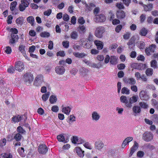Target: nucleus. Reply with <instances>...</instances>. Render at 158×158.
Returning <instances> with one entry per match:
<instances>
[{
	"mask_svg": "<svg viewBox=\"0 0 158 158\" xmlns=\"http://www.w3.org/2000/svg\"><path fill=\"white\" fill-rule=\"evenodd\" d=\"M23 118L22 117H20V115H18L17 116H14L12 118V121L15 122H17L20 121V118Z\"/></svg>",
	"mask_w": 158,
	"mask_h": 158,
	"instance_id": "nucleus-41",
	"label": "nucleus"
},
{
	"mask_svg": "<svg viewBox=\"0 0 158 158\" xmlns=\"http://www.w3.org/2000/svg\"><path fill=\"white\" fill-rule=\"evenodd\" d=\"M117 17L119 19H124L125 16V14L123 11L119 10L117 12Z\"/></svg>",
	"mask_w": 158,
	"mask_h": 158,
	"instance_id": "nucleus-18",
	"label": "nucleus"
},
{
	"mask_svg": "<svg viewBox=\"0 0 158 158\" xmlns=\"http://www.w3.org/2000/svg\"><path fill=\"white\" fill-rule=\"evenodd\" d=\"M74 152H76L77 155L80 157H83L84 156V151H82L81 149L79 147H76L74 149Z\"/></svg>",
	"mask_w": 158,
	"mask_h": 158,
	"instance_id": "nucleus-17",
	"label": "nucleus"
},
{
	"mask_svg": "<svg viewBox=\"0 0 158 158\" xmlns=\"http://www.w3.org/2000/svg\"><path fill=\"white\" fill-rule=\"evenodd\" d=\"M23 79L26 84L29 85L33 80V75L30 73H27L24 75Z\"/></svg>",
	"mask_w": 158,
	"mask_h": 158,
	"instance_id": "nucleus-1",
	"label": "nucleus"
},
{
	"mask_svg": "<svg viewBox=\"0 0 158 158\" xmlns=\"http://www.w3.org/2000/svg\"><path fill=\"white\" fill-rule=\"evenodd\" d=\"M19 51L23 54V56L25 57L26 56V54L24 50V47L23 45H20L19 46Z\"/></svg>",
	"mask_w": 158,
	"mask_h": 158,
	"instance_id": "nucleus-37",
	"label": "nucleus"
},
{
	"mask_svg": "<svg viewBox=\"0 0 158 158\" xmlns=\"http://www.w3.org/2000/svg\"><path fill=\"white\" fill-rule=\"evenodd\" d=\"M21 3L19 4V9L20 11H23L26 7H28L29 3L27 0H21Z\"/></svg>",
	"mask_w": 158,
	"mask_h": 158,
	"instance_id": "nucleus-5",
	"label": "nucleus"
},
{
	"mask_svg": "<svg viewBox=\"0 0 158 158\" xmlns=\"http://www.w3.org/2000/svg\"><path fill=\"white\" fill-rule=\"evenodd\" d=\"M52 110L54 112H57L59 110V108L57 106H54L52 107Z\"/></svg>",
	"mask_w": 158,
	"mask_h": 158,
	"instance_id": "nucleus-55",
	"label": "nucleus"
},
{
	"mask_svg": "<svg viewBox=\"0 0 158 158\" xmlns=\"http://www.w3.org/2000/svg\"><path fill=\"white\" fill-rule=\"evenodd\" d=\"M105 31V29L102 27H98L95 32V35L97 37L101 38L102 37L103 34Z\"/></svg>",
	"mask_w": 158,
	"mask_h": 158,
	"instance_id": "nucleus-2",
	"label": "nucleus"
},
{
	"mask_svg": "<svg viewBox=\"0 0 158 158\" xmlns=\"http://www.w3.org/2000/svg\"><path fill=\"white\" fill-rule=\"evenodd\" d=\"M104 146V144L101 140H98L95 142L94 148L96 150L101 151Z\"/></svg>",
	"mask_w": 158,
	"mask_h": 158,
	"instance_id": "nucleus-10",
	"label": "nucleus"
},
{
	"mask_svg": "<svg viewBox=\"0 0 158 158\" xmlns=\"http://www.w3.org/2000/svg\"><path fill=\"white\" fill-rule=\"evenodd\" d=\"M20 117H22L23 118H21L20 119V121L22 122H25L27 119V117L26 115L24 114L23 115H20Z\"/></svg>",
	"mask_w": 158,
	"mask_h": 158,
	"instance_id": "nucleus-58",
	"label": "nucleus"
},
{
	"mask_svg": "<svg viewBox=\"0 0 158 158\" xmlns=\"http://www.w3.org/2000/svg\"><path fill=\"white\" fill-rule=\"evenodd\" d=\"M14 139L17 141H19L21 139L22 136V135L19 133H14Z\"/></svg>",
	"mask_w": 158,
	"mask_h": 158,
	"instance_id": "nucleus-26",
	"label": "nucleus"
},
{
	"mask_svg": "<svg viewBox=\"0 0 158 158\" xmlns=\"http://www.w3.org/2000/svg\"><path fill=\"white\" fill-rule=\"evenodd\" d=\"M50 95V93L49 92H48L47 93L43 94L42 95V98L43 100L45 102L48 99Z\"/></svg>",
	"mask_w": 158,
	"mask_h": 158,
	"instance_id": "nucleus-34",
	"label": "nucleus"
},
{
	"mask_svg": "<svg viewBox=\"0 0 158 158\" xmlns=\"http://www.w3.org/2000/svg\"><path fill=\"white\" fill-rule=\"evenodd\" d=\"M96 58L98 60L102 61L104 60V57L102 55H98L97 56Z\"/></svg>",
	"mask_w": 158,
	"mask_h": 158,
	"instance_id": "nucleus-56",
	"label": "nucleus"
},
{
	"mask_svg": "<svg viewBox=\"0 0 158 158\" xmlns=\"http://www.w3.org/2000/svg\"><path fill=\"white\" fill-rule=\"evenodd\" d=\"M156 46L155 44H152L151 46L146 48L145 52L148 55H151L154 52Z\"/></svg>",
	"mask_w": 158,
	"mask_h": 158,
	"instance_id": "nucleus-12",
	"label": "nucleus"
},
{
	"mask_svg": "<svg viewBox=\"0 0 158 158\" xmlns=\"http://www.w3.org/2000/svg\"><path fill=\"white\" fill-rule=\"evenodd\" d=\"M27 22L31 24V25L33 26L35 22L34 19L32 16H29L27 18Z\"/></svg>",
	"mask_w": 158,
	"mask_h": 158,
	"instance_id": "nucleus-28",
	"label": "nucleus"
},
{
	"mask_svg": "<svg viewBox=\"0 0 158 158\" xmlns=\"http://www.w3.org/2000/svg\"><path fill=\"white\" fill-rule=\"evenodd\" d=\"M78 28L79 29V32L81 34H83L85 32V27L84 25H80Z\"/></svg>",
	"mask_w": 158,
	"mask_h": 158,
	"instance_id": "nucleus-31",
	"label": "nucleus"
},
{
	"mask_svg": "<svg viewBox=\"0 0 158 158\" xmlns=\"http://www.w3.org/2000/svg\"><path fill=\"white\" fill-rule=\"evenodd\" d=\"M84 146L86 148L89 149H91L92 148V147L91 144L88 142L85 143L83 144Z\"/></svg>",
	"mask_w": 158,
	"mask_h": 158,
	"instance_id": "nucleus-48",
	"label": "nucleus"
},
{
	"mask_svg": "<svg viewBox=\"0 0 158 158\" xmlns=\"http://www.w3.org/2000/svg\"><path fill=\"white\" fill-rule=\"evenodd\" d=\"M78 138L77 136H73L71 139L72 142L73 143H77L78 141Z\"/></svg>",
	"mask_w": 158,
	"mask_h": 158,
	"instance_id": "nucleus-51",
	"label": "nucleus"
},
{
	"mask_svg": "<svg viewBox=\"0 0 158 158\" xmlns=\"http://www.w3.org/2000/svg\"><path fill=\"white\" fill-rule=\"evenodd\" d=\"M12 156L10 154H4L2 156V158H12Z\"/></svg>",
	"mask_w": 158,
	"mask_h": 158,
	"instance_id": "nucleus-64",
	"label": "nucleus"
},
{
	"mask_svg": "<svg viewBox=\"0 0 158 158\" xmlns=\"http://www.w3.org/2000/svg\"><path fill=\"white\" fill-rule=\"evenodd\" d=\"M131 89L132 91L135 92H136L138 90L137 86L135 85H131Z\"/></svg>",
	"mask_w": 158,
	"mask_h": 158,
	"instance_id": "nucleus-62",
	"label": "nucleus"
},
{
	"mask_svg": "<svg viewBox=\"0 0 158 158\" xmlns=\"http://www.w3.org/2000/svg\"><path fill=\"white\" fill-rule=\"evenodd\" d=\"M23 22V17H19L16 20V22L17 24H22Z\"/></svg>",
	"mask_w": 158,
	"mask_h": 158,
	"instance_id": "nucleus-45",
	"label": "nucleus"
},
{
	"mask_svg": "<svg viewBox=\"0 0 158 158\" xmlns=\"http://www.w3.org/2000/svg\"><path fill=\"white\" fill-rule=\"evenodd\" d=\"M139 97L141 100L146 101L148 100L149 98L147 92L144 90H141L139 93Z\"/></svg>",
	"mask_w": 158,
	"mask_h": 158,
	"instance_id": "nucleus-8",
	"label": "nucleus"
},
{
	"mask_svg": "<svg viewBox=\"0 0 158 158\" xmlns=\"http://www.w3.org/2000/svg\"><path fill=\"white\" fill-rule=\"evenodd\" d=\"M11 49L10 47L7 46L6 47V49L5 51V52L7 54H9L11 52Z\"/></svg>",
	"mask_w": 158,
	"mask_h": 158,
	"instance_id": "nucleus-59",
	"label": "nucleus"
},
{
	"mask_svg": "<svg viewBox=\"0 0 158 158\" xmlns=\"http://www.w3.org/2000/svg\"><path fill=\"white\" fill-rule=\"evenodd\" d=\"M38 151L40 153L44 154L48 151L47 148L44 144L41 145L39 146Z\"/></svg>",
	"mask_w": 158,
	"mask_h": 158,
	"instance_id": "nucleus-13",
	"label": "nucleus"
},
{
	"mask_svg": "<svg viewBox=\"0 0 158 158\" xmlns=\"http://www.w3.org/2000/svg\"><path fill=\"white\" fill-rule=\"evenodd\" d=\"M129 48L131 49H133L135 46L134 41L130 40L127 43Z\"/></svg>",
	"mask_w": 158,
	"mask_h": 158,
	"instance_id": "nucleus-36",
	"label": "nucleus"
},
{
	"mask_svg": "<svg viewBox=\"0 0 158 158\" xmlns=\"http://www.w3.org/2000/svg\"><path fill=\"white\" fill-rule=\"evenodd\" d=\"M116 6L119 9H124V6L122 3H117L116 4Z\"/></svg>",
	"mask_w": 158,
	"mask_h": 158,
	"instance_id": "nucleus-61",
	"label": "nucleus"
},
{
	"mask_svg": "<svg viewBox=\"0 0 158 158\" xmlns=\"http://www.w3.org/2000/svg\"><path fill=\"white\" fill-rule=\"evenodd\" d=\"M17 131L18 133L22 134H24L26 132L20 126H19L17 127Z\"/></svg>",
	"mask_w": 158,
	"mask_h": 158,
	"instance_id": "nucleus-39",
	"label": "nucleus"
},
{
	"mask_svg": "<svg viewBox=\"0 0 158 158\" xmlns=\"http://www.w3.org/2000/svg\"><path fill=\"white\" fill-rule=\"evenodd\" d=\"M13 18V17L11 15H9L8 16L7 19V22L8 24H10L12 23V20Z\"/></svg>",
	"mask_w": 158,
	"mask_h": 158,
	"instance_id": "nucleus-53",
	"label": "nucleus"
},
{
	"mask_svg": "<svg viewBox=\"0 0 158 158\" xmlns=\"http://www.w3.org/2000/svg\"><path fill=\"white\" fill-rule=\"evenodd\" d=\"M57 139L60 142H64L65 139L64 136L62 135H60L57 136Z\"/></svg>",
	"mask_w": 158,
	"mask_h": 158,
	"instance_id": "nucleus-49",
	"label": "nucleus"
},
{
	"mask_svg": "<svg viewBox=\"0 0 158 158\" xmlns=\"http://www.w3.org/2000/svg\"><path fill=\"white\" fill-rule=\"evenodd\" d=\"M62 45L65 48H67L69 46V42L68 41H63Z\"/></svg>",
	"mask_w": 158,
	"mask_h": 158,
	"instance_id": "nucleus-52",
	"label": "nucleus"
},
{
	"mask_svg": "<svg viewBox=\"0 0 158 158\" xmlns=\"http://www.w3.org/2000/svg\"><path fill=\"white\" fill-rule=\"evenodd\" d=\"M71 37L73 39H76L78 36V34L77 32L76 31H73L72 32L71 35Z\"/></svg>",
	"mask_w": 158,
	"mask_h": 158,
	"instance_id": "nucleus-43",
	"label": "nucleus"
},
{
	"mask_svg": "<svg viewBox=\"0 0 158 158\" xmlns=\"http://www.w3.org/2000/svg\"><path fill=\"white\" fill-rule=\"evenodd\" d=\"M11 39L10 40V42L11 44H13L18 41L19 37L17 35L11 34Z\"/></svg>",
	"mask_w": 158,
	"mask_h": 158,
	"instance_id": "nucleus-23",
	"label": "nucleus"
},
{
	"mask_svg": "<svg viewBox=\"0 0 158 158\" xmlns=\"http://www.w3.org/2000/svg\"><path fill=\"white\" fill-rule=\"evenodd\" d=\"M138 98L139 97L137 95H134L131 97L129 99V103L127 104L128 107L131 108L132 106V104L136 102Z\"/></svg>",
	"mask_w": 158,
	"mask_h": 158,
	"instance_id": "nucleus-9",
	"label": "nucleus"
},
{
	"mask_svg": "<svg viewBox=\"0 0 158 158\" xmlns=\"http://www.w3.org/2000/svg\"><path fill=\"white\" fill-rule=\"evenodd\" d=\"M40 36L44 38L48 37L50 36V34L48 32L44 31L41 33Z\"/></svg>",
	"mask_w": 158,
	"mask_h": 158,
	"instance_id": "nucleus-42",
	"label": "nucleus"
},
{
	"mask_svg": "<svg viewBox=\"0 0 158 158\" xmlns=\"http://www.w3.org/2000/svg\"><path fill=\"white\" fill-rule=\"evenodd\" d=\"M78 22L79 23L81 24V25L85 23V21L83 17H80L78 19Z\"/></svg>",
	"mask_w": 158,
	"mask_h": 158,
	"instance_id": "nucleus-60",
	"label": "nucleus"
},
{
	"mask_svg": "<svg viewBox=\"0 0 158 158\" xmlns=\"http://www.w3.org/2000/svg\"><path fill=\"white\" fill-rule=\"evenodd\" d=\"M137 156L139 157H143L144 155V153L143 151H139L137 152Z\"/></svg>",
	"mask_w": 158,
	"mask_h": 158,
	"instance_id": "nucleus-57",
	"label": "nucleus"
},
{
	"mask_svg": "<svg viewBox=\"0 0 158 158\" xmlns=\"http://www.w3.org/2000/svg\"><path fill=\"white\" fill-rule=\"evenodd\" d=\"M57 101V98L55 96L51 95L49 98V101L51 103H54L56 102Z\"/></svg>",
	"mask_w": 158,
	"mask_h": 158,
	"instance_id": "nucleus-35",
	"label": "nucleus"
},
{
	"mask_svg": "<svg viewBox=\"0 0 158 158\" xmlns=\"http://www.w3.org/2000/svg\"><path fill=\"white\" fill-rule=\"evenodd\" d=\"M153 70L151 68L147 69L145 71L146 75L148 76H151L153 74Z\"/></svg>",
	"mask_w": 158,
	"mask_h": 158,
	"instance_id": "nucleus-29",
	"label": "nucleus"
},
{
	"mask_svg": "<svg viewBox=\"0 0 158 158\" xmlns=\"http://www.w3.org/2000/svg\"><path fill=\"white\" fill-rule=\"evenodd\" d=\"M121 93L123 94H130V90L127 88L124 87L122 89Z\"/></svg>",
	"mask_w": 158,
	"mask_h": 158,
	"instance_id": "nucleus-40",
	"label": "nucleus"
},
{
	"mask_svg": "<svg viewBox=\"0 0 158 158\" xmlns=\"http://www.w3.org/2000/svg\"><path fill=\"white\" fill-rule=\"evenodd\" d=\"M123 81L126 84L131 85H135L136 83V81L135 79L132 77H124Z\"/></svg>",
	"mask_w": 158,
	"mask_h": 158,
	"instance_id": "nucleus-7",
	"label": "nucleus"
},
{
	"mask_svg": "<svg viewBox=\"0 0 158 158\" xmlns=\"http://www.w3.org/2000/svg\"><path fill=\"white\" fill-rule=\"evenodd\" d=\"M18 152L19 154L22 157H24L25 156L24 154V149L23 148H19L18 149Z\"/></svg>",
	"mask_w": 158,
	"mask_h": 158,
	"instance_id": "nucleus-32",
	"label": "nucleus"
},
{
	"mask_svg": "<svg viewBox=\"0 0 158 158\" xmlns=\"http://www.w3.org/2000/svg\"><path fill=\"white\" fill-rule=\"evenodd\" d=\"M55 70L56 73L60 75H62L65 72V69L63 66H57L55 67Z\"/></svg>",
	"mask_w": 158,
	"mask_h": 158,
	"instance_id": "nucleus-16",
	"label": "nucleus"
},
{
	"mask_svg": "<svg viewBox=\"0 0 158 158\" xmlns=\"http://www.w3.org/2000/svg\"><path fill=\"white\" fill-rule=\"evenodd\" d=\"M43 81V77L42 75H37L34 81V85L36 86H40Z\"/></svg>",
	"mask_w": 158,
	"mask_h": 158,
	"instance_id": "nucleus-4",
	"label": "nucleus"
},
{
	"mask_svg": "<svg viewBox=\"0 0 158 158\" xmlns=\"http://www.w3.org/2000/svg\"><path fill=\"white\" fill-rule=\"evenodd\" d=\"M151 102L153 105L155 106L156 108L158 110V102L156 101V100L154 99H152Z\"/></svg>",
	"mask_w": 158,
	"mask_h": 158,
	"instance_id": "nucleus-50",
	"label": "nucleus"
},
{
	"mask_svg": "<svg viewBox=\"0 0 158 158\" xmlns=\"http://www.w3.org/2000/svg\"><path fill=\"white\" fill-rule=\"evenodd\" d=\"M140 107L143 109H146L148 107V105L146 103L143 102H141L139 104Z\"/></svg>",
	"mask_w": 158,
	"mask_h": 158,
	"instance_id": "nucleus-46",
	"label": "nucleus"
},
{
	"mask_svg": "<svg viewBox=\"0 0 158 158\" xmlns=\"http://www.w3.org/2000/svg\"><path fill=\"white\" fill-rule=\"evenodd\" d=\"M145 46V43L143 41H140L138 43L137 46L140 49H143L144 48Z\"/></svg>",
	"mask_w": 158,
	"mask_h": 158,
	"instance_id": "nucleus-33",
	"label": "nucleus"
},
{
	"mask_svg": "<svg viewBox=\"0 0 158 158\" xmlns=\"http://www.w3.org/2000/svg\"><path fill=\"white\" fill-rule=\"evenodd\" d=\"M118 58L114 56H111L110 57V63L113 65H116L118 63Z\"/></svg>",
	"mask_w": 158,
	"mask_h": 158,
	"instance_id": "nucleus-24",
	"label": "nucleus"
},
{
	"mask_svg": "<svg viewBox=\"0 0 158 158\" xmlns=\"http://www.w3.org/2000/svg\"><path fill=\"white\" fill-rule=\"evenodd\" d=\"M100 118V114L96 111L92 112L91 114L92 120L94 121L98 122Z\"/></svg>",
	"mask_w": 158,
	"mask_h": 158,
	"instance_id": "nucleus-14",
	"label": "nucleus"
},
{
	"mask_svg": "<svg viewBox=\"0 0 158 158\" xmlns=\"http://www.w3.org/2000/svg\"><path fill=\"white\" fill-rule=\"evenodd\" d=\"M120 102L125 104L126 106L128 107V103H129V101L127 99V97L125 96H122L120 98Z\"/></svg>",
	"mask_w": 158,
	"mask_h": 158,
	"instance_id": "nucleus-21",
	"label": "nucleus"
},
{
	"mask_svg": "<svg viewBox=\"0 0 158 158\" xmlns=\"http://www.w3.org/2000/svg\"><path fill=\"white\" fill-rule=\"evenodd\" d=\"M52 13V10L50 9H48L47 11H44V14L45 15L48 16H49Z\"/></svg>",
	"mask_w": 158,
	"mask_h": 158,
	"instance_id": "nucleus-63",
	"label": "nucleus"
},
{
	"mask_svg": "<svg viewBox=\"0 0 158 158\" xmlns=\"http://www.w3.org/2000/svg\"><path fill=\"white\" fill-rule=\"evenodd\" d=\"M94 20L96 22H103L105 20L106 18L104 15L101 14L95 16Z\"/></svg>",
	"mask_w": 158,
	"mask_h": 158,
	"instance_id": "nucleus-11",
	"label": "nucleus"
},
{
	"mask_svg": "<svg viewBox=\"0 0 158 158\" xmlns=\"http://www.w3.org/2000/svg\"><path fill=\"white\" fill-rule=\"evenodd\" d=\"M133 112L135 113H139L141 111V109L140 106H134L132 108Z\"/></svg>",
	"mask_w": 158,
	"mask_h": 158,
	"instance_id": "nucleus-27",
	"label": "nucleus"
},
{
	"mask_svg": "<svg viewBox=\"0 0 158 158\" xmlns=\"http://www.w3.org/2000/svg\"><path fill=\"white\" fill-rule=\"evenodd\" d=\"M94 43L97 46V48L98 49L101 50L103 48V43L99 41L98 40H95L94 41Z\"/></svg>",
	"mask_w": 158,
	"mask_h": 158,
	"instance_id": "nucleus-20",
	"label": "nucleus"
},
{
	"mask_svg": "<svg viewBox=\"0 0 158 158\" xmlns=\"http://www.w3.org/2000/svg\"><path fill=\"white\" fill-rule=\"evenodd\" d=\"M153 135L151 132H146L143 135V139L146 141L148 142L153 138Z\"/></svg>",
	"mask_w": 158,
	"mask_h": 158,
	"instance_id": "nucleus-3",
	"label": "nucleus"
},
{
	"mask_svg": "<svg viewBox=\"0 0 158 158\" xmlns=\"http://www.w3.org/2000/svg\"><path fill=\"white\" fill-rule=\"evenodd\" d=\"M17 5V2L16 1H14L12 2L10 5V9L11 11H14Z\"/></svg>",
	"mask_w": 158,
	"mask_h": 158,
	"instance_id": "nucleus-30",
	"label": "nucleus"
},
{
	"mask_svg": "<svg viewBox=\"0 0 158 158\" xmlns=\"http://www.w3.org/2000/svg\"><path fill=\"white\" fill-rule=\"evenodd\" d=\"M148 31L145 28H142L140 31L139 34L142 36H145L147 34Z\"/></svg>",
	"mask_w": 158,
	"mask_h": 158,
	"instance_id": "nucleus-38",
	"label": "nucleus"
},
{
	"mask_svg": "<svg viewBox=\"0 0 158 158\" xmlns=\"http://www.w3.org/2000/svg\"><path fill=\"white\" fill-rule=\"evenodd\" d=\"M74 56L77 58H82L87 56V54L84 53L74 52L73 53Z\"/></svg>",
	"mask_w": 158,
	"mask_h": 158,
	"instance_id": "nucleus-22",
	"label": "nucleus"
},
{
	"mask_svg": "<svg viewBox=\"0 0 158 158\" xmlns=\"http://www.w3.org/2000/svg\"><path fill=\"white\" fill-rule=\"evenodd\" d=\"M157 62L155 60H152L151 62V67L154 69L157 68Z\"/></svg>",
	"mask_w": 158,
	"mask_h": 158,
	"instance_id": "nucleus-47",
	"label": "nucleus"
},
{
	"mask_svg": "<svg viewBox=\"0 0 158 158\" xmlns=\"http://www.w3.org/2000/svg\"><path fill=\"white\" fill-rule=\"evenodd\" d=\"M133 64L134 66L135 67H134V68L137 69L139 70L141 69V68L140 67L142 66L143 65L142 64H139L137 63H135Z\"/></svg>",
	"mask_w": 158,
	"mask_h": 158,
	"instance_id": "nucleus-54",
	"label": "nucleus"
},
{
	"mask_svg": "<svg viewBox=\"0 0 158 158\" xmlns=\"http://www.w3.org/2000/svg\"><path fill=\"white\" fill-rule=\"evenodd\" d=\"M139 147V144L136 141H135L134 143L130 149L129 154L130 157L132 156L134 153L137 149Z\"/></svg>",
	"mask_w": 158,
	"mask_h": 158,
	"instance_id": "nucleus-15",
	"label": "nucleus"
},
{
	"mask_svg": "<svg viewBox=\"0 0 158 158\" xmlns=\"http://www.w3.org/2000/svg\"><path fill=\"white\" fill-rule=\"evenodd\" d=\"M69 119L67 120V122L69 123L70 122H73L75 121V117L73 115H70L68 117Z\"/></svg>",
	"mask_w": 158,
	"mask_h": 158,
	"instance_id": "nucleus-44",
	"label": "nucleus"
},
{
	"mask_svg": "<svg viewBox=\"0 0 158 158\" xmlns=\"http://www.w3.org/2000/svg\"><path fill=\"white\" fill-rule=\"evenodd\" d=\"M15 67L16 70L21 72L24 69V65L22 62L19 61L15 63Z\"/></svg>",
	"mask_w": 158,
	"mask_h": 158,
	"instance_id": "nucleus-6",
	"label": "nucleus"
},
{
	"mask_svg": "<svg viewBox=\"0 0 158 158\" xmlns=\"http://www.w3.org/2000/svg\"><path fill=\"white\" fill-rule=\"evenodd\" d=\"M61 108L62 109V111L64 113L68 115L71 111L70 107L69 106L64 107V105L61 106Z\"/></svg>",
	"mask_w": 158,
	"mask_h": 158,
	"instance_id": "nucleus-19",
	"label": "nucleus"
},
{
	"mask_svg": "<svg viewBox=\"0 0 158 158\" xmlns=\"http://www.w3.org/2000/svg\"><path fill=\"white\" fill-rule=\"evenodd\" d=\"M143 7L144 10L148 11L151 10L153 7V6L152 4L150 3L147 5H143Z\"/></svg>",
	"mask_w": 158,
	"mask_h": 158,
	"instance_id": "nucleus-25",
	"label": "nucleus"
}]
</instances>
